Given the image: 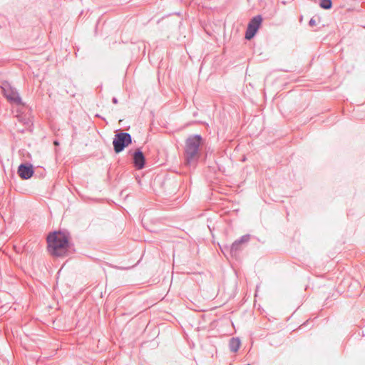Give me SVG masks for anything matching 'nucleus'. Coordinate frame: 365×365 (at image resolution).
Wrapping results in <instances>:
<instances>
[{"instance_id":"nucleus-1","label":"nucleus","mask_w":365,"mask_h":365,"mask_svg":"<svg viewBox=\"0 0 365 365\" xmlns=\"http://www.w3.org/2000/svg\"><path fill=\"white\" fill-rule=\"evenodd\" d=\"M202 138L200 135H190L185 142L184 158L185 165L195 168L200 157V146Z\"/></svg>"},{"instance_id":"nucleus-2","label":"nucleus","mask_w":365,"mask_h":365,"mask_svg":"<svg viewBox=\"0 0 365 365\" xmlns=\"http://www.w3.org/2000/svg\"><path fill=\"white\" fill-rule=\"evenodd\" d=\"M48 250L56 257L65 255L68 250L69 236L63 232H53L47 237Z\"/></svg>"},{"instance_id":"nucleus-3","label":"nucleus","mask_w":365,"mask_h":365,"mask_svg":"<svg viewBox=\"0 0 365 365\" xmlns=\"http://www.w3.org/2000/svg\"><path fill=\"white\" fill-rule=\"evenodd\" d=\"M132 143L131 135L128 133H120L115 135L113 145L116 153H119L124 150L125 147Z\"/></svg>"},{"instance_id":"nucleus-4","label":"nucleus","mask_w":365,"mask_h":365,"mask_svg":"<svg viewBox=\"0 0 365 365\" xmlns=\"http://www.w3.org/2000/svg\"><path fill=\"white\" fill-rule=\"evenodd\" d=\"M4 96L11 103L16 105L22 103L21 98L17 91L11 86L7 82L3 83L1 86Z\"/></svg>"},{"instance_id":"nucleus-5","label":"nucleus","mask_w":365,"mask_h":365,"mask_svg":"<svg viewBox=\"0 0 365 365\" xmlns=\"http://www.w3.org/2000/svg\"><path fill=\"white\" fill-rule=\"evenodd\" d=\"M262 18L261 16L257 15L253 17L248 24L247 31L245 32V38L247 40L252 38L257 33L261 23Z\"/></svg>"},{"instance_id":"nucleus-6","label":"nucleus","mask_w":365,"mask_h":365,"mask_svg":"<svg viewBox=\"0 0 365 365\" xmlns=\"http://www.w3.org/2000/svg\"><path fill=\"white\" fill-rule=\"evenodd\" d=\"M250 240V235H242L240 239L235 240L230 247V252L232 256H235L243 248V245L248 242Z\"/></svg>"},{"instance_id":"nucleus-7","label":"nucleus","mask_w":365,"mask_h":365,"mask_svg":"<svg viewBox=\"0 0 365 365\" xmlns=\"http://www.w3.org/2000/svg\"><path fill=\"white\" fill-rule=\"evenodd\" d=\"M18 173L22 179H29L34 174L33 167L31 165L21 164L19 166Z\"/></svg>"},{"instance_id":"nucleus-8","label":"nucleus","mask_w":365,"mask_h":365,"mask_svg":"<svg viewBox=\"0 0 365 365\" xmlns=\"http://www.w3.org/2000/svg\"><path fill=\"white\" fill-rule=\"evenodd\" d=\"M145 163V156L140 149H137L133 153V164L138 170L144 168Z\"/></svg>"},{"instance_id":"nucleus-9","label":"nucleus","mask_w":365,"mask_h":365,"mask_svg":"<svg viewBox=\"0 0 365 365\" xmlns=\"http://www.w3.org/2000/svg\"><path fill=\"white\" fill-rule=\"evenodd\" d=\"M241 346V341L237 337H232L229 341V349L232 352H237Z\"/></svg>"},{"instance_id":"nucleus-10","label":"nucleus","mask_w":365,"mask_h":365,"mask_svg":"<svg viewBox=\"0 0 365 365\" xmlns=\"http://www.w3.org/2000/svg\"><path fill=\"white\" fill-rule=\"evenodd\" d=\"M319 6L324 9H330L332 7L331 0H321Z\"/></svg>"},{"instance_id":"nucleus-11","label":"nucleus","mask_w":365,"mask_h":365,"mask_svg":"<svg viewBox=\"0 0 365 365\" xmlns=\"http://www.w3.org/2000/svg\"><path fill=\"white\" fill-rule=\"evenodd\" d=\"M309 25L310 26H315V25H316V21H315L313 18H312V19L309 20Z\"/></svg>"},{"instance_id":"nucleus-12","label":"nucleus","mask_w":365,"mask_h":365,"mask_svg":"<svg viewBox=\"0 0 365 365\" xmlns=\"http://www.w3.org/2000/svg\"><path fill=\"white\" fill-rule=\"evenodd\" d=\"M112 102L114 103V104H116L118 103V99L115 98V97H113L112 98Z\"/></svg>"},{"instance_id":"nucleus-13","label":"nucleus","mask_w":365,"mask_h":365,"mask_svg":"<svg viewBox=\"0 0 365 365\" xmlns=\"http://www.w3.org/2000/svg\"><path fill=\"white\" fill-rule=\"evenodd\" d=\"M54 144H55L56 145H58V141H54Z\"/></svg>"}]
</instances>
